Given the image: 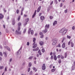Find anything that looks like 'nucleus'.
Returning <instances> with one entry per match:
<instances>
[{
  "label": "nucleus",
  "instance_id": "37998d69",
  "mask_svg": "<svg viewBox=\"0 0 75 75\" xmlns=\"http://www.w3.org/2000/svg\"><path fill=\"white\" fill-rule=\"evenodd\" d=\"M54 2V1H53L50 4V5H52L53 4V3Z\"/></svg>",
  "mask_w": 75,
  "mask_h": 75
},
{
  "label": "nucleus",
  "instance_id": "473e14b6",
  "mask_svg": "<svg viewBox=\"0 0 75 75\" xmlns=\"http://www.w3.org/2000/svg\"><path fill=\"white\" fill-rule=\"evenodd\" d=\"M7 67H6L5 68V70H4V71H7Z\"/></svg>",
  "mask_w": 75,
  "mask_h": 75
},
{
  "label": "nucleus",
  "instance_id": "39448f33",
  "mask_svg": "<svg viewBox=\"0 0 75 75\" xmlns=\"http://www.w3.org/2000/svg\"><path fill=\"white\" fill-rule=\"evenodd\" d=\"M42 69L43 71H44V70H45L46 67H45V64H43V65L42 66Z\"/></svg>",
  "mask_w": 75,
  "mask_h": 75
},
{
  "label": "nucleus",
  "instance_id": "7ed1b4c3",
  "mask_svg": "<svg viewBox=\"0 0 75 75\" xmlns=\"http://www.w3.org/2000/svg\"><path fill=\"white\" fill-rule=\"evenodd\" d=\"M35 41H36V39L35 38H34L33 40V45H34L33 46V48H35L37 47V44H35Z\"/></svg>",
  "mask_w": 75,
  "mask_h": 75
},
{
  "label": "nucleus",
  "instance_id": "58836bf2",
  "mask_svg": "<svg viewBox=\"0 0 75 75\" xmlns=\"http://www.w3.org/2000/svg\"><path fill=\"white\" fill-rule=\"evenodd\" d=\"M16 13L17 14H18V13H19V10H18V9H17L16 10Z\"/></svg>",
  "mask_w": 75,
  "mask_h": 75
},
{
  "label": "nucleus",
  "instance_id": "dca6fc26",
  "mask_svg": "<svg viewBox=\"0 0 75 75\" xmlns=\"http://www.w3.org/2000/svg\"><path fill=\"white\" fill-rule=\"evenodd\" d=\"M65 47V43L64 42L62 45V48H64Z\"/></svg>",
  "mask_w": 75,
  "mask_h": 75
},
{
  "label": "nucleus",
  "instance_id": "7c9ffc66",
  "mask_svg": "<svg viewBox=\"0 0 75 75\" xmlns=\"http://www.w3.org/2000/svg\"><path fill=\"white\" fill-rule=\"evenodd\" d=\"M67 38H68L69 39H70L71 38L70 36H68V35H67Z\"/></svg>",
  "mask_w": 75,
  "mask_h": 75
},
{
  "label": "nucleus",
  "instance_id": "c85d7f7f",
  "mask_svg": "<svg viewBox=\"0 0 75 75\" xmlns=\"http://www.w3.org/2000/svg\"><path fill=\"white\" fill-rule=\"evenodd\" d=\"M55 71V69H52L51 70V71L52 72H54V71Z\"/></svg>",
  "mask_w": 75,
  "mask_h": 75
},
{
  "label": "nucleus",
  "instance_id": "b1692460",
  "mask_svg": "<svg viewBox=\"0 0 75 75\" xmlns=\"http://www.w3.org/2000/svg\"><path fill=\"white\" fill-rule=\"evenodd\" d=\"M71 47H74V43L72 42H71Z\"/></svg>",
  "mask_w": 75,
  "mask_h": 75
},
{
  "label": "nucleus",
  "instance_id": "4d7b16f0",
  "mask_svg": "<svg viewBox=\"0 0 75 75\" xmlns=\"http://www.w3.org/2000/svg\"><path fill=\"white\" fill-rule=\"evenodd\" d=\"M60 7H62V3H61L60 5Z\"/></svg>",
  "mask_w": 75,
  "mask_h": 75
},
{
  "label": "nucleus",
  "instance_id": "aec40b11",
  "mask_svg": "<svg viewBox=\"0 0 75 75\" xmlns=\"http://www.w3.org/2000/svg\"><path fill=\"white\" fill-rule=\"evenodd\" d=\"M3 54L4 55L5 57H7V53L6 52H4L3 53Z\"/></svg>",
  "mask_w": 75,
  "mask_h": 75
},
{
  "label": "nucleus",
  "instance_id": "f03ea898",
  "mask_svg": "<svg viewBox=\"0 0 75 75\" xmlns=\"http://www.w3.org/2000/svg\"><path fill=\"white\" fill-rule=\"evenodd\" d=\"M49 27H50V25L47 24L45 25V30L42 31L43 33L45 34V33H46L48 31V29L49 28Z\"/></svg>",
  "mask_w": 75,
  "mask_h": 75
},
{
  "label": "nucleus",
  "instance_id": "bb28decb",
  "mask_svg": "<svg viewBox=\"0 0 75 75\" xmlns=\"http://www.w3.org/2000/svg\"><path fill=\"white\" fill-rule=\"evenodd\" d=\"M42 52H45V50L44 48H42Z\"/></svg>",
  "mask_w": 75,
  "mask_h": 75
},
{
  "label": "nucleus",
  "instance_id": "20e7f679",
  "mask_svg": "<svg viewBox=\"0 0 75 75\" xmlns=\"http://www.w3.org/2000/svg\"><path fill=\"white\" fill-rule=\"evenodd\" d=\"M20 30V27H19L18 28V31L16 30V34H21V32H19V31Z\"/></svg>",
  "mask_w": 75,
  "mask_h": 75
},
{
  "label": "nucleus",
  "instance_id": "5fc2aeb1",
  "mask_svg": "<svg viewBox=\"0 0 75 75\" xmlns=\"http://www.w3.org/2000/svg\"><path fill=\"white\" fill-rule=\"evenodd\" d=\"M61 57V56H60V55H59L57 56V58H59Z\"/></svg>",
  "mask_w": 75,
  "mask_h": 75
},
{
  "label": "nucleus",
  "instance_id": "79ce46f5",
  "mask_svg": "<svg viewBox=\"0 0 75 75\" xmlns=\"http://www.w3.org/2000/svg\"><path fill=\"white\" fill-rule=\"evenodd\" d=\"M72 29L73 30H74V29H75V26H73V27H72Z\"/></svg>",
  "mask_w": 75,
  "mask_h": 75
},
{
  "label": "nucleus",
  "instance_id": "f8f14e48",
  "mask_svg": "<svg viewBox=\"0 0 75 75\" xmlns=\"http://www.w3.org/2000/svg\"><path fill=\"white\" fill-rule=\"evenodd\" d=\"M41 6H39V7L38 8V9L37 10V12L38 13L40 12V10H41Z\"/></svg>",
  "mask_w": 75,
  "mask_h": 75
},
{
  "label": "nucleus",
  "instance_id": "cd10ccee",
  "mask_svg": "<svg viewBox=\"0 0 75 75\" xmlns=\"http://www.w3.org/2000/svg\"><path fill=\"white\" fill-rule=\"evenodd\" d=\"M33 70H34L35 72H36V71H37V69H36V68H35L34 67H33Z\"/></svg>",
  "mask_w": 75,
  "mask_h": 75
},
{
  "label": "nucleus",
  "instance_id": "412c9836",
  "mask_svg": "<svg viewBox=\"0 0 75 75\" xmlns=\"http://www.w3.org/2000/svg\"><path fill=\"white\" fill-rule=\"evenodd\" d=\"M66 40V38H65V37H63L62 39V43H63V42H64V40Z\"/></svg>",
  "mask_w": 75,
  "mask_h": 75
},
{
  "label": "nucleus",
  "instance_id": "ea45409f",
  "mask_svg": "<svg viewBox=\"0 0 75 75\" xmlns=\"http://www.w3.org/2000/svg\"><path fill=\"white\" fill-rule=\"evenodd\" d=\"M4 68V67L3 66H1L0 69H2Z\"/></svg>",
  "mask_w": 75,
  "mask_h": 75
},
{
  "label": "nucleus",
  "instance_id": "49530a36",
  "mask_svg": "<svg viewBox=\"0 0 75 75\" xmlns=\"http://www.w3.org/2000/svg\"><path fill=\"white\" fill-rule=\"evenodd\" d=\"M44 37V35H42L41 36H40V38H42Z\"/></svg>",
  "mask_w": 75,
  "mask_h": 75
},
{
  "label": "nucleus",
  "instance_id": "338daca9",
  "mask_svg": "<svg viewBox=\"0 0 75 75\" xmlns=\"http://www.w3.org/2000/svg\"><path fill=\"white\" fill-rule=\"evenodd\" d=\"M21 15H23V11H21Z\"/></svg>",
  "mask_w": 75,
  "mask_h": 75
},
{
  "label": "nucleus",
  "instance_id": "f3484780",
  "mask_svg": "<svg viewBox=\"0 0 75 75\" xmlns=\"http://www.w3.org/2000/svg\"><path fill=\"white\" fill-rule=\"evenodd\" d=\"M57 24V21H55L53 23V25L54 26L55 25V24Z\"/></svg>",
  "mask_w": 75,
  "mask_h": 75
},
{
  "label": "nucleus",
  "instance_id": "6e6552de",
  "mask_svg": "<svg viewBox=\"0 0 75 75\" xmlns=\"http://www.w3.org/2000/svg\"><path fill=\"white\" fill-rule=\"evenodd\" d=\"M29 31H30V34L31 35H33L34 34V31L32 30H31V28L29 29Z\"/></svg>",
  "mask_w": 75,
  "mask_h": 75
},
{
  "label": "nucleus",
  "instance_id": "a878e982",
  "mask_svg": "<svg viewBox=\"0 0 75 75\" xmlns=\"http://www.w3.org/2000/svg\"><path fill=\"white\" fill-rule=\"evenodd\" d=\"M31 65H32V64H31V63L30 62V63H29V67H31Z\"/></svg>",
  "mask_w": 75,
  "mask_h": 75
},
{
  "label": "nucleus",
  "instance_id": "4be33fe9",
  "mask_svg": "<svg viewBox=\"0 0 75 75\" xmlns=\"http://www.w3.org/2000/svg\"><path fill=\"white\" fill-rule=\"evenodd\" d=\"M38 53L39 54V55H41V50H39L38 51Z\"/></svg>",
  "mask_w": 75,
  "mask_h": 75
},
{
  "label": "nucleus",
  "instance_id": "2f4dec72",
  "mask_svg": "<svg viewBox=\"0 0 75 75\" xmlns=\"http://www.w3.org/2000/svg\"><path fill=\"white\" fill-rule=\"evenodd\" d=\"M61 46L60 45V44H59L56 46V47H60Z\"/></svg>",
  "mask_w": 75,
  "mask_h": 75
},
{
  "label": "nucleus",
  "instance_id": "13d9d810",
  "mask_svg": "<svg viewBox=\"0 0 75 75\" xmlns=\"http://www.w3.org/2000/svg\"><path fill=\"white\" fill-rule=\"evenodd\" d=\"M51 59H53V56H51Z\"/></svg>",
  "mask_w": 75,
  "mask_h": 75
},
{
  "label": "nucleus",
  "instance_id": "c9c22d12",
  "mask_svg": "<svg viewBox=\"0 0 75 75\" xmlns=\"http://www.w3.org/2000/svg\"><path fill=\"white\" fill-rule=\"evenodd\" d=\"M54 3H55V4H57L58 2H57V0H54Z\"/></svg>",
  "mask_w": 75,
  "mask_h": 75
},
{
  "label": "nucleus",
  "instance_id": "423d86ee",
  "mask_svg": "<svg viewBox=\"0 0 75 75\" xmlns=\"http://www.w3.org/2000/svg\"><path fill=\"white\" fill-rule=\"evenodd\" d=\"M25 20L26 21V22H25V23L24 24H23V25L24 26H25V25H26L27 24V23H28V18H27L25 19Z\"/></svg>",
  "mask_w": 75,
  "mask_h": 75
},
{
  "label": "nucleus",
  "instance_id": "9d476101",
  "mask_svg": "<svg viewBox=\"0 0 75 75\" xmlns=\"http://www.w3.org/2000/svg\"><path fill=\"white\" fill-rule=\"evenodd\" d=\"M22 47L19 50L18 52H17L16 54L17 55H19V54H20L21 53V52L20 51L21 50V49Z\"/></svg>",
  "mask_w": 75,
  "mask_h": 75
},
{
  "label": "nucleus",
  "instance_id": "a19ab883",
  "mask_svg": "<svg viewBox=\"0 0 75 75\" xmlns=\"http://www.w3.org/2000/svg\"><path fill=\"white\" fill-rule=\"evenodd\" d=\"M33 58V56H30L29 58V59H32V58Z\"/></svg>",
  "mask_w": 75,
  "mask_h": 75
},
{
  "label": "nucleus",
  "instance_id": "393cba45",
  "mask_svg": "<svg viewBox=\"0 0 75 75\" xmlns=\"http://www.w3.org/2000/svg\"><path fill=\"white\" fill-rule=\"evenodd\" d=\"M67 52H66L65 54V58H67Z\"/></svg>",
  "mask_w": 75,
  "mask_h": 75
},
{
  "label": "nucleus",
  "instance_id": "c756f323",
  "mask_svg": "<svg viewBox=\"0 0 75 75\" xmlns=\"http://www.w3.org/2000/svg\"><path fill=\"white\" fill-rule=\"evenodd\" d=\"M64 12H65V13H67L68 12V9H67L66 10H65L64 11Z\"/></svg>",
  "mask_w": 75,
  "mask_h": 75
},
{
  "label": "nucleus",
  "instance_id": "69168bd1",
  "mask_svg": "<svg viewBox=\"0 0 75 75\" xmlns=\"http://www.w3.org/2000/svg\"><path fill=\"white\" fill-rule=\"evenodd\" d=\"M7 20H8L9 19V16H8L7 18Z\"/></svg>",
  "mask_w": 75,
  "mask_h": 75
},
{
  "label": "nucleus",
  "instance_id": "a211bd4d",
  "mask_svg": "<svg viewBox=\"0 0 75 75\" xmlns=\"http://www.w3.org/2000/svg\"><path fill=\"white\" fill-rule=\"evenodd\" d=\"M54 58L55 61H56L57 59V56L55 55H54Z\"/></svg>",
  "mask_w": 75,
  "mask_h": 75
},
{
  "label": "nucleus",
  "instance_id": "1a4fd4ad",
  "mask_svg": "<svg viewBox=\"0 0 75 75\" xmlns=\"http://www.w3.org/2000/svg\"><path fill=\"white\" fill-rule=\"evenodd\" d=\"M4 47L5 49H7V50H8V51H10V49L9 48V47H8V46H4Z\"/></svg>",
  "mask_w": 75,
  "mask_h": 75
},
{
  "label": "nucleus",
  "instance_id": "8fccbe9b",
  "mask_svg": "<svg viewBox=\"0 0 75 75\" xmlns=\"http://www.w3.org/2000/svg\"><path fill=\"white\" fill-rule=\"evenodd\" d=\"M12 59H13L12 58L10 59L9 60V62H11V61H12Z\"/></svg>",
  "mask_w": 75,
  "mask_h": 75
},
{
  "label": "nucleus",
  "instance_id": "052dcab7",
  "mask_svg": "<svg viewBox=\"0 0 75 75\" xmlns=\"http://www.w3.org/2000/svg\"><path fill=\"white\" fill-rule=\"evenodd\" d=\"M0 48H1V49H2V46H1V45H0Z\"/></svg>",
  "mask_w": 75,
  "mask_h": 75
},
{
  "label": "nucleus",
  "instance_id": "c03bdc74",
  "mask_svg": "<svg viewBox=\"0 0 75 75\" xmlns=\"http://www.w3.org/2000/svg\"><path fill=\"white\" fill-rule=\"evenodd\" d=\"M71 40H70V41H69L68 43V45H70V43H71Z\"/></svg>",
  "mask_w": 75,
  "mask_h": 75
},
{
  "label": "nucleus",
  "instance_id": "72a5a7b5",
  "mask_svg": "<svg viewBox=\"0 0 75 75\" xmlns=\"http://www.w3.org/2000/svg\"><path fill=\"white\" fill-rule=\"evenodd\" d=\"M12 24L13 25H14L15 24V22L14 20L12 21Z\"/></svg>",
  "mask_w": 75,
  "mask_h": 75
},
{
  "label": "nucleus",
  "instance_id": "e2e57ef3",
  "mask_svg": "<svg viewBox=\"0 0 75 75\" xmlns=\"http://www.w3.org/2000/svg\"><path fill=\"white\" fill-rule=\"evenodd\" d=\"M6 33H8V31L6 29Z\"/></svg>",
  "mask_w": 75,
  "mask_h": 75
},
{
  "label": "nucleus",
  "instance_id": "ddd939ff",
  "mask_svg": "<svg viewBox=\"0 0 75 75\" xmlns=\"http://www.w3.org/2000/svg\"><path fill=\"white\" fill-rule=\"evenodd\" d=\"M39 44L40 45L42 46V45L44 44V42L42 41H40L39 42Z\"/></svg>",
  "mask_w": 75,
  "mask_h": 75
},
{
  "label": "nucleus",
  "instance_id": "4c0bfd02",
  "mask_svg": "<svg viewBox=\"0 0 75 75\" xmlns=\"http://www.w3.org/2000/svg\"><path fill=\"white\" fill-rule=\"evenodd\" d=\"M20 16H19L18 17V21H19L20 20Z\"/></svg>",
  "mask_w": 75,
  "mask_h": 75
},
{
  "label": "nucleus",
  "instance_id": "4468645a",
  "mask_svg": "<svg viewBox=\"0 0 75 75\" xmlns=\"http://www.w3.org/2000/svg\"><path fill=\"white\" fill-rule=\"evenodd\" d=\"M36 12H37V10H35V11L34 14L33 15L32 18H34V17H35V14H36Z\"/></svg>",
  "mask_w": 75,
  "mask_h": 75
},
{
  "label": "nucleus",
  "instance_id": "5701e85b",
  "mask_svg": "<svg viewBox=\"0 0 75 75\" xmlns=\"http://www.w3.org/2000/svg\"><path fill=\"white\" fill-rule=\"evenodd\" d=\"M21 23L20 22H19L18 23V27H20V26H21Z\"/></svg>",
  "mask_w": 75,
  "mask_h": 75
},
{
  "label": "nucleus",
  "instance_id": "09e8293b",
  "mask_svg": "<svg viewBox=\"0 0 75 75\" xmlns=\"http://www.w3.org/2000/svg\"><path fill=\"white\" fill-rule=\"evenodd\" d=\"M0 55L1 56H3V54H2V53L1 52H0Z\"/></svg>",
  "mask_w": 75,
  "mask_h": 75
},
{
  "label": "nucleus",
  "instance_id": "6ab92c4d",
  "mask_svg": "<svg viewBox=\"0 0 75 75\" xmlns=\"http://www.w3.org/2000/svg\"><path fill=\"white\" fill-rule=\"evenodd\" d=\"M3 18V15L1 14H0V19H1Z\"/></svg>",
  "mask_w": 75,
  "mask_h": 75
},
{
  "label": "nucleus",
  "instance_id": "2eb2a0df",
  "mask_svg": "<svg viewBox=\"0 0 75 75\" xmlns=\"http://www.w3.org/2000/svg\"><path fill=\"white\" fill-rule=\"evenodd\" d=\"M39 50V48L38 47H37L36 48H35L33 49V51H38Z\"/></svg>",
  "mask_w": 75,
  "mask_h": 75
},
{
  "label": "nucleus",
  "instance_id": "680f3d73",
  "mask_svg": "<svg viewBox=\"0 0 75 75\" xmlns=\"http://www.w3.org/2000/svg\"><path fill=\"white\" fill-rule=\"evenodd\" d=\"M52 52H51L50 53V55H52Z\"/></svg>",
  "mask_w": 75,
  "mask_h": 75
},
{
  "label": "nucleus",
  "instance_id": "bf43d9fd",
  "mask_svg": "<svg viewBox=\"0 0 75 75\" xmlns=\"http://www.w3.org/2000/svg\"><path fill=\"white\" fill-rule=\"evenodd\" d=\"M3 27L4 28H5V25H3Z\"/></svg>",
  "mask_w": 75,
  "mask_h": 75
},
{
  "label": "nucleus",
  "instance_id": "603ef678",
  "mask_svg": "<svg viewBox=\"0 0 75 75\" xmlns=\"http://www.w3.org/2000/svg\"><path fill=\"white\" fill-rule=\"evenodd\" d=\"M3 11H4L5 13H6V10H5V8H3Z\"/></svg>",
  "mask_w": 75,
  "mask_h": 75
},
{
  "label": "nucleus",
  "instance_id": "0e129e2a",
  "mask_svg": "<svg viewBox=\"0 0 75 75\" xmlns=\"http://www.w3.org/2000/svg\"><path fill=\"white\" fill-rule=\"evenodd\" d=\"M27 16L25 14H24V17H27Z\"/></svg>",
  "mask_w": 75,
  "mask_h": 75
},
{
  "label": "nucleus",
  "instance_id": "e433bc0d",
  "mask_svg": "<svg viewBox=\"0 0 75 75\" xmlns=\"http://www.w3.org/2000/svg\"><path fill=\"white\" fill-rule=\"evenodd\" d=\"M50 19H51V20H52L53 18V16H50Z\"/></svg>",
  "mask_w": 75,
  "mask_h": 75
},
{
  "label": "nucleus",
  "instance_id": "9b49d317",
  "mask_svg": "<svg viewBox=\"0 0 75 75\" xmlns=\"http://www.w3.org/2000/svg\"><path fill=\"white\" fill-rule=\"evenodd\" d=\"M40 20H43L45 19V17L44 16H41L40 17Z\"/></svg>",
  "mask_w": 75,
  "mask_h": 75
},
{
  "label": "nucleus",
  "instance_id": "3c124183",
  "mask_svg": "<svg viewBox=\"0 0 75 75\" xmlns=\"http://www.w3.org/2000/svg\"><path fill=\"white\" fill-rule=\"evenodd\" d=\"M32 73H33V71H30V75H31V74H32Z\"/></svg>",
  "mask_w": 75,
  "mask_h": 75
},
{
  "label": "nucleus",
  "instance_id": "864d4df0",
  "mask_svg": "<svg viewBox=\"0 0 75 75\" xmlns=\"http://www.w3.org/2000/svg\"><path fill=\"white\" fill-rule=\"evenodd\" d=\"M24 8L23 7L22 8L21 11H23V10H24Z\"/></svg>",
  "mask_w": 75,
  "mask_h": 75
},
{
  "label": "nucleus",
  "instance_id": "a18cd8bd",
  "mask_svg": "<svg viewBox=\"0 0 75 75\" xmlns=\"http://www.w3.org/2000/svg\"><path fill=\"white\" fill-rule=\"evenodd\" d=\"M61 59H64V56H61Z\"/></svg>",
  "mask_w": 75,
  "mask_h": 75
},
{
  "label": "nucleus",
  "instance_id": "0eeeda50",
  "mask_svg": "<svg viewBox=\"0 0 75 75\" xmlns=\"http://www.w3.org/2000/svg\"><path fill=\"white\" fill-rule=\"evenodd\" d=\"M57 40H55L54 42L52 43V44L53 45H56L57 44Z\"/></svg>",
  "mask_w": 75,
  "mask_h": 75
},
{
  "label": "nucleus",
  "instance_id": "6e6d98bb",
  "mask_svg": "<svg viewBox=\"0 0 75 75\" xmlns=\"http://www.w3.org/2000/svg\"><path fill=\"white\" fill-rule=\"evenodd\" d=\"M40 35H42V32H40Z\"/></svg>",
  "mask_w": 75,
  "mask_h": 75
},
{
  "label": "nucleus",
  "instance_id": "f704fd0d",
  "mask_svg": "<svg viewBox=\"0 0 75 75\" xmlns=\"http://www.w3.org/2000/svg\"><path fill=\"white\" fill-rule=\"evenodd\" d=\"M25 31H26V29L25 28L24 29V30L23 32V34L25 33Z\"/></svg>",
  "mask_w": 75,
  "mask_h": 75
},
{
  "label": "nucleus",
  "instance_id": "f257e3e1",
  "mask_svg": "<svg viewBox=\"0 0 75 75\" xmlns=\"http://www.w3.org/2000/svg\"><path fill=\"white\" fill-rule=\"evenodd\" d=\"M67 29H66L65 28H62L59 31L60 33H62V35H65L66 33L67 32Z\"/></svg>",
  "mask_w": 75,
  "mask_h": 75
},
{
  "label": "nucleus",
  "instance_id": "774afa93",
  "mask_svg": "<svg viewBox=\"0 0 75 75\" xmlns=\"http://www.w3.org/2000/svg\"><path fill=\"white\" fill-rule=\"evenodd\" d=\"M74 65H75V62H74Z\"/></svg>",
  "mask_w": 75,
  "mask_h": 75
},
{
  "label": "nucleus",
  "instance_id": "de8ad7c7",
  "mask_svg": "<svg viewBox=\"0 0 75 75\" xmlns=\"http://www.w3.org/2000/svg\"><path fill=\"white\" fill-rule=\"evenodd\" d=\"M59 64H61V61L60 60H59Z\"/></svg>",
  "mask_w": 75,
  "mask_h": 75
}]
</instances>
